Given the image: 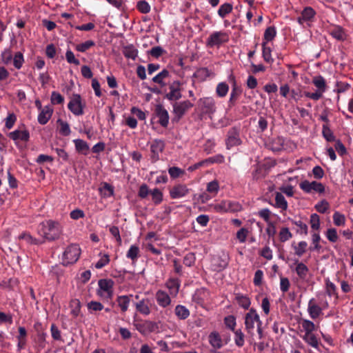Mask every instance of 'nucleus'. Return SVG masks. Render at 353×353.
Here are the masks:
<instances>
[{
  "mask_svg": "<svg viewBox=\"0 0 353 353\" xmlns=\"http://www.w3.org/2000/svg\"><path fill=\"white\" fill-rule=\"evenodd\" d=\"M248 230L245 228H241L237 232H236V239L237 240L241 243H243L245 242L246 241V239H247V236L248 235Z\"/></svg>",
  "mask_w": 353,
  "mask_h": 353,
  "instance_id": "57",
  "label": "nucleus"
},
{
  "mask_svg": "<svg viewBox=\"0 0 353 353\" xmlns=\"http://www.w3.org/2000/svg\"><path fill=\"white\" fill-rule=\"evenodd\" d=\"M224 323L228 329L234 331L236 325V318L233 315H229L224 318Z\"/></svg>",
  "mask_w": 353,
  "mask_h": 353,
  "instance_id": "53",
  "label": "nucleus"
},
{
  "mask_svg": "<svg viewBox=\"0 0 353 353\" xmlns=\"http://www.w3.org/2000/svg\"><path fill=\"white\" fill-rule=\"evenodd\" d=\"M294 253L299 257H301L305 252L307 247V243L306 241H300L298 245H292Z\"/></svg>",
  "mask_w": 353,
  "mask_h": 353,
  "instance_id": "43",
  "label": "nucleus"
},
{
  "mask_svg": "<svg viewBox=\"0 0 353 353\" xmlns=\"http://www.w3.org/2000/svg\"><path fill=\"white\" fill-rule=\"evenodd\" d=\"M301 323L305 334L312 333L315 330L314 323L310 320L303 319Z\"/></svg>",
  "mask_w": 353,
  "mask_h": 353,
  "instance_id": "39",
  "label": "nucleus"
},
{
  "mask_svg": "<svg viewBox=\"0 0 353 353\" xmlns=\"http://www.w3.org/2000/svg\"><path fill=\"white\" fill-rule=\"evenodd\" d=\"M241 140L239 137V132L236 128H232L228 132L225 144L227 149L230 150L232 147L239 145Z\"/></svg>",
  "mask_w": 353,
  "mask_h": 353,
  "instance_id": "15",
  "label": "nucleus"
},
{
  "mask_svg": "<svg viewBox=\"0 0 353 353\" xmlns=\"http://www.w3.org/2000/svg\"><path fill=\"white\" fill-rule=\"evenodd\" d=\"M95 46V42L92 40L85 41L83 43L77 44L75 46V50L80 52H85L90 48Z\"/></svg>",
  "mask_w": 353,
  "mask_h": 353,
  "instance_id": "42",
  "label": "nucleus"
},
{
  "mask_svg": "<svg viewBox=\"0 0 353 353\" xmlns=\"http://www.w3.org/2000/svg\"><path fill=\"white\" fill-rule=\"evenodd\" d=\"M209 342L210 345L216 349H219L223 345L221 338L219 334L216 332H212L210 334Z\"/></svg>",
  "mask_w": 353,
  "mask_h": 353,
  "instance_id": "29",
  "label": "nucleus"
},
{
  "mask_svg": "<svg viewBox=\"0 0 353 353\" xmlns=\"http://www.w3.org/2000/svg\"><path fill=\"white\" fill-rule=\"evenodd\" d=\"M229 90V86L226 83H219L216 88V93L219 97H224L226 96Z\"/></svg>",
  "mask_w": 353,
  "mask_h": 353,
  "instance_id": "45",
  "label": "nucleus"
},
{
  "mask_svg": "<svg viewBox=\"0 0 353 353\" xmlns=\"http://www.w3.org/2000/svg\"><path fill=\"white\" fill-rule=\"evenodd\" d=\"M325 290L326 294L329 296H335L336 299L338 298V294L336 292V286L334 283L331 282L328 279L325 280Z\"/></svg>",
  "mask_w": 353,
  "mask_h": 353,
  "instance_id": "37",
  "label": "nucleus"
},
{
  "mask_svg": "<svg viewBox=\"0 0 353 353\" xmlns=\"http://www.w3.org/2000/svg\"><path fill=\"white\" fill-rule=\"evenodd\" d=\"M169 76V72L164 69L156 76L152 78V81L160 84L161 85H165L164 80Z\"/></svg>",
  "mask_w": 353,
  "mask_h": 353,
  "instance_id": "35",
  "label": "nucleus"
},
{
  "mask_svg": "<svg viewBox=\"0 0 353 353\" xmlns=\"http://www.w3.org/2000/svg\"><path fill=\"white\" fill-rule=\"evenodd\" d=\"M172 106L174 117L177 120H179L185 113L193 106V104L188 100H185L180 102H175L173 103Z\"/></svg>",
  "mask_w": 353,
  "mask_h": 353,
  "instance_id": "12",
  "label": "nucleus"
},
{
  "mask_svg": "<svg viewBox=\"0 0 353 353\" xmlns=\"http://www.w3.org/2000/svg\"><path fill=\"white\" fill-rule=\"evenodd\" d=\"M9 137L12 140L27 141L29 139L30 134L27 130H14L9 134Z\"/></svg>",
  "mask_w": 353,
  "mask_h": 353,
  "instance_id": "25",
  "label": "nucleus"
},
{
  "mask_svg": "<svg viewBox=\"0 0 353 353\" xmlns=\"http://www.w3.org/2000/svg\"><path fill=\"white\" fill-rule=\"evenodd\" d=\"M101 193L105 197H110L114 194V188L108 183H104L100 188Z\"/></svg>",
  "mask_w": 353,
  "mask_h": 353,
  "instance_id": "49",
  "label": "nucleus"
},
{
  "mask_svg": "<svg viewBox=\"0 0 353 353\" xmlns=\"http://www.w3.org/2000/svg\"><path fill=\"white\" fill-rule=\"evenodd\" d=\"M24 62L23 55L21 52H17L13 57V65L17 69H20Z\"/></svg>",
  "mask_w": 353,
  "mask_h": 353,
  "instance_id": "54",
  "label": "nucleus"
},
{
  "mask_svg": "<svg viewBox=\"0 0 353 353\" xmlns=\"http://www.w3.org/2000/svg\"><path fill=\"white\" fill-rule=\"evenodd\" d=\"M137 9L143 14H147L150 11V6L145 1H140L137 3Z\"/></svg>",
  "mask_w": 353,
  "mask_h": 353,
  "instance_id": "59",
  "label": "nucleus"
},
{
  "mask_svg": "<svg viewBox=\"0 0 353 353\" xmlns=\"http://www.w3.org/2000/svg\"><path fill=\"white\" fill-rule=\"evenodd\" d=\"M68 108L74 115L80 116L84 113L85 104L82 102L81 96L76 94H73L68 104Z\"/></svg>",
  "mask_w": 353,
  "mask_h": 353,
  "instance_id": "8",
  "label": "nucleus"
},
{
  "mask_svg": "<svg viewBox=\"0 0 353 353\" xmlns=\"http://www.w3.org/2000/svg\"><path fill=\"white\" fill-rule=\"evenodd\" d=\"M166 287L169 289L170 295L176 296L179 292L180 283L176 279H170L166 283Z\"/></svg>",
  "mask_w": 353,
  "mask_h": 353,
  "instance_id": "26",
  "label": "nucleus"
},
{
  "mask_svg": "<svg viewBox=\"0 0 353 353\" xmlns=\"http://www.w3.org/2000/svg\"><path fill=\"white\" fill-rule=\"evenodd\" d=\"M300 188L306 193H311L312 191L319 194H322L325 192V186L323 183L317 181H309L305 180L300 183Z\"/></svg>",
  "mask_w": 353,
  "mask_h": 353,
  "instance_id": "10",
  "label": "nucleus"
},
{
  "mask_svg": "<svg viewBox=\"0 0 353 353\" xmlns=\"http://www.w3.org/2000/svg\"><path fill=\"white\" fill-rule=\"evenodd\" d=\"M110 261L109 256L108 254H103L101 256L100 259L95 263V268L97 269H101L105 266Z\"/></svg>",
  "mask_w": 353,
  "mask_h": 353,
  "instance_id": "63",
  "label": "nucleus"
},
{
  "mask_svg": "<svg viewBox=\"0 0 353 353\" xmlns=\"http://www.w3.org/2000/svg\"><path fill=\"white\" fill-rule=\"evenodd\" d=\"M174 312L179 319H186L190 316L189 310L184 305H178L175 307Z\"/></svg>",
  "mask_w": 353,
  "mask_h": 353,
  "instance_id": "30",
  "label": "nucleus"
},
{
  "mask_svg": "<svg viewBox=\"0 0 353 353\" xmlns=\"http://www.w3.org/2000/svg\"><path fill=\"white\" fill-rule=\"evenodd\" d=\"M263 46V58L264 61L267 63H271L273 62L274 59L272 57L271 55V49L269 47L266 46V42H263L262 43Z\"/></svg>",
  "mask_w": 353,
  "mask_h": 353,
  "instance_id": "47",
  "label": "nucleus"
},
{
  "mask_svg": "<svg viewBox=\"0 0 353 353\" xmlns=\"http://www.w3.org/2000/svg\"><path fill=\"white\" fill-rule=\"evenodd\" d=\"M327 239L332 243H335L338 240V234L335 228H329L326 232Z\"/></svg>",
  "mask_w": 353,
  "mask_h": 353,
  "instance_id": "61",
  "label": "nucleus"
},
{
  "mask_svg": "<svg viewBox=\"0 0 353 353\" xmlns=\"http://www.w3.org/2000/svg\"><path fill=\"white\" fill-rule=\"evenodd\" d=\"M228 41V35L221 31H216L212 33L206 41L207 46L210 48L219 47Z\"/></svg>",
  "mask_w": 353,
  "mask_h": 353,
  "instance_id": "9",
  "label": "nucleus"
},
{
  "mask_svg": "<svg viewBox=\"0 0 353 353\" xmlns=\"http://www.w3.org/2000/svg\"><path fill=\"white\" fill-rule=\"evenodd\" d=\"M132 294L130 295H120L117 298V303L122 312H125L129 307L130 303V299Z\"/></svg>",
  "mask_w": 353,
  "mask_h": 353,
  "instance_id": "23",
  "label": "nucleus"
},
{
  "mask_svg": "<svg viewBox=\"0 0 353 353\" xmlns=\"http://www.w3.org/2000/svg\"><path fill=\"white\" fill-rule=\"evenodd\" d=\"M206 190L209 193L216 195L219 190V183L216 180L212 181L207 184Z\"/></svg>",
  "mask_w": 353,
  "mask_h": 353,
  "instance_id": "50",
  "label": "nucleus"
},
{
  "mask_svg": "<svg viewBox=\"0 0 353 353\" xmlns=\"http://www.w3.org/2000/svg\"><path fill=\"white\" fill-rule=\"evenodd\" d=\"M155 113L159 118V123L160 125L166 128L169 123V114L168 111L162 105L158 104L155 108Z\"/></svg>",
  "mask_w": 353,
  "mask_h": 353,
  "instance_id": "18",
  "label": "nucleus"
},
{
  "mask_svg": "<svg viewBox=\"0 0 353 353\" xmlns=\"http://www.w3.org/2000/svg\"><path fill=\"white\" fill-rule=\"evenodd\" d=\"M195 259L196 258L194 254L192 252H189L185 256L183 259V263L188 267H191L194 264Z\"/></svg>",
  "mask_w": 353,
  "mask_h": 353,
  "instance_id": "64",
  "label": "nucleus"
},
{
  "mask_svg": "<svg viewBox=\"0 0 353 353\" xmlns=\"http://www.w3.org/2000/svg\"><path fill=\"white\" fill-rule=\"evenodd\" d=\"M323 309L315 303L314 299H311L308 302L307 312L312 319H316L321 314Z\"/></svg>",
  "mask_w": 353,
  "mask_h": 353,
  "instance_id": "22",
  "label": "nucleus"
},
{
  "mask_svg": "<svg viewBox=\"0 0 353 353\" xmlns=\"http://www.w3.org/2000/svg\"><path fill=\"white\" fill-rule=\"evenodd\" d=\"M198 107L202 114L212 115L216 110L215 101L212 97H203L198 101Z\"/></svg>",
  "mask_w": 353,
  "mask_h": 353,
  "instance_id": "7",
  "label": "nucleus"
},
{
  "mask_svg": "<svg viewBox=\"0 0 353 353\" xmlns=\"http://www.w3.org/2000/svg\"><path fill=\"white\" fill-rule=\"evenodd\" d=\"M150 194L152 200L155 205L159 204L163 201V193L159 189L154 188L150 190Z\"/></svg>",
  "mask_w": 353,
  "mask_h": 353,
  "instance_id": "44",
  "label": "nucleus"
},
{
  "mask_svg": "<svg viewBox=\"0 0 353 353\" xmlns=\"http://www.w3.org/2000/svg\"><path fill=\"white\" fill-rule=\"evenodd\" d=\"M39 234L46 241L57 240L63 234V225L58 221L46 220L39 224Z\"/></svg>",
  "mask_w": 353,
  "mask_h": 353,
  "instance_id": "1",
  "label": "nucleus"
},
{
  "mask_svg": "<svg viewBox=\"0 0 353 353\" xmlns=\"http://www.w3.org/2000/svg\"><path fill=\"white\" fill-rule=\"evenodd\" d=\"M97 294L103 299H111L114 294V281L108 279L99 280Z\"/></svg>",
  "mask_w": 353,
  "mask_h": 353,
  "instance_id": "6",
  "label": "nucleus"
},
{
  "mask_svg": "<svg viewBox=\"0 0 353 353\" xmlns=\"http://www.w3.org/2000/svg\"><path fill=\"white\" fill-rule=\"evenodd\" d=\"M279 236L281 242H285L292 238V234L288 228H282L279 232Z\"/></svg>",
  "mask_w": 353,
  "mask_h": 353,
  "instance_id": "56",
  "label": "nucleus"
},
{
  "mask_svg": "<svg viewBox=\"0 0 353 353\" xmlns=\"http://www.w3.org/2000/svg\"><path fill=\"white\" fill-rule=\"evenodd\" d=\"M190 192L187 185L177 184L170 190V197L173 199H179L185 196Z\"/></svg>",
  "mask_w": 353,
  "mask_h": 353,
  "instance_id": "16",
  "label": "nucleus"
},
{
  "mask_svg": "<svg viewBox=\"0 0 353 353\" xmlns=\"http://www.w3.org/2000/svg\"><path fill=\"white\" fill-rule=\"evenodd\" d=\"M303 339L308 345L315 348L316 350H319V342L314 334L310 333L307 334H304L303 336Z\"/></svg>",
  "mask_w": 353,
  "mask_h": 353,
  "instance_id": "28",
  "label": "nucleus"
},
{
  "mask_svg": "<svg viewBox=\"0 0 353 353\" xmlns=\"http://www.w3.org/2000/svg\"><path fill=\"white\" fill-rule=\"evenodd\" d=\"M74 143L75 144L76 150L83 154H87V152L89 150L88 144L82 139H74Z\"/></svg>",
  "mask_w": 353,
  "mask_h": 353,
  "instance_id": "38",
  "label": "nucleus"
},
{
  "mask_svg": "<svg viewBox=\"0 0 353 353\" xmlns=\"http://www.w3.org/2000/svg\"><path fill=\"white\" fill-rule=\"evenodd\" d=\"M274 206L281 210H286L288 209V202L281 192H276Z\"/></svg>",
  "mask_w": 353,
  "mask_h": 353,
  "instance_id": "27",
  "label": "nucleus"
},
{
  "mask_svg": "<svg viewBox=\"0 0 353 353\" xmlns=\"http://www.w3.org/2000/svg\"><path fill=\"white\" fill-rule=\"evenodd\" d=\"M181 83L179 81L172 82L169 85V92L166 94L165 98L169 101H176L181 98Z\"/></svg>",
  "mask_w": 353,
  "mask_h": 353,
  "instance_id": "14",
  "label": "nucleus"
},
{
  "mask_svg": "<svg viewBox=\"0 0 353 353\" xmlns=\"http://www.w3.org/2000/svg\"><path fill=\"white\" fill-rule=\"evenodd\" d=\"M87 307L90 313H93L94 312L101 311L104 307L100 302L92 301L87 304Z\"/></svg>",
  "mask_w": 353,
  "mask_h": 353,
  "instance_id": "46",
  "label": "nucleus"
},
{
  "mask_svg": "<svg viewBox=\"0 0 353 353\" xmlns=\"http://www.w3.org/2000/svg\"><path fill=\"white\" fill-rule=\"evenodd\" d=\"M168 173L172 179H176L185 175V171L179 167L173 166L168 169Z\"/></svg>",
  "mask_w": 353,
  "mask_h": 353,
  "instance_id": "41",
  "label": "nucleus"
},
{
  "mask_svg": "<svg viewBox=\"0 0 353 353\" xmlns=\"http://www.w3.org/2000/svg\"><path fill=\"white\" fill-rule=\"evenodd\" d=\"M276 31L275 28L273 26L268 27L264 32V40L265 41V42L272 41L276 37Z\"/></svg>",
  "mask_w": 353,
  "mask_h": 353,
  "instance_id": "55",
  "label": "nucleus"
},
{
  "mask_svg": "<svg viewBox=\"0 0 353 353\" xmlns=\"http://www.w3.org/2000/svg\"><path fill=\"white\" fill-rule=\"evenodd\" d=\"M322 134L324 139L329 141H334L335 140V137L330 128V126L328 124H323L322 126Z\"/></svg>",
  "mask_w": 353,
  "mask_h": 353,
  "instance_id": "36",
  "label": "nucleus"
},
{
  "mask_svg": "<svg viewBox=\"0 0 353 353\" xmlns=\"http://www.w3.org/2000/svg\"><path fill=\"white\" fill-rule=\"evenodd\" d=\"M329 32L332 37L338 41H344L346 39L347 35L341 26H334Z\"/></svg>",
  "mask_w": 353,
  "mask_h": 353,
  "instance_id": "24",
  "label": "nucleus"
},
{
  "mask_svg": "<svg viewBox=\"0 0 353 353\" xmlns=\"http://www.w3.org/2000/svg\"><path fill=\"white\" fill-rule=\"evenodd\" d=\"M26 335H27V332H26V328L24 327H19V335L17 336L18 350H20L24 348L26 343Z\"/></svg>",
  "mask_w": 353,
  "mask_h": 353,
  "instance_id": "31",
  "label": "nucleus"
},
{
  "mask_svg": "<svg viewBox=\"0 0 353 353\" xmlns=\"http://www.w3.org/2000/svg\"><path fill=\"white\" fill-rule=\"evenodd\" d=\"M155 299L159 305L161 307H167L171 304L170 295L163 290H157L155 294Z\"/></svg>",
  "mask_w": 353,
  "mask_h": 353,
  "instance_id": "19",
  "label": "nucleus"
},
{
  "mask_svg": "<svg viewBox=\"0 0 353 353\" xmlns=\"http://www.w3.org/2000/svg\"><path fill=\"white\" fill-rule=\"evenodd\" d=\"M233 10V6L230 3H225L219 7L217 13L218 15L221 18L224 19L226 17L227 15H228L230 13L232 12Z\"/></svg>",
  "mask_w": 353,
  "mask_h": 353,
  "instance_id": "32",
  "label": "nucleus"
},
{
  "mask_svg": "<svg viewBox=\"0 0 353 353\" xmlns=\"http://www.w3.org/2000/svg\"><path fill=\"white\" fill-rule=\"evenodd\" d=\"M151 305V300L148 298L142 299L135 304L136 310L144 316H148L150 314V305Z\"/></svg>",
  "mask_w": 353,
  "mask_h": 353,
  "instance_id": "20",
  "label": "nucleus"
},
{
  "mask_svg": "<svg viewBox=\"0 0 353 353\" xmlns=\"http://www.w3.org/2000/svg\"><path fill=\"white\" fill-rule=\"evenodd\" d=\"M310 224L312 230H318L320 228V219L317 214H312L310 216Z\"/></svg>",
  "mask_w": 353,
  "mask_h": 353,
  "instance_id": "58",
  "label": "nucleus"
},
{
  "mask_svg": "<svg viewBox=\"0 0 353 353\" xmlns=\"http://www.w3.org/2000/svg\"><path fill=\"white\" fill-rule=\"evenodd\" d=\"M151 159L155 162L159 159L160 154L163 151L165 142L161 139H154L150 143Z\"/></svg>",
  "mask_w": 353,
  "mask_h": 353,
  "instance_id": "13",
  "label": "nucleus"
},
{
  "mask_svg": "<svg viewBox=\"0 0 353 353\" xmlns=\"http://www.w3.org/2000/svg\"><path fill=\"white\" fill-rule=\"evenodd\" d=\"M80 254V247L77 244H70L63 252L61 263L65 266L73 264L78 261Z\"/></svg>",
  "mask_w": 353,
  "mask_h": 353,
  "instance_id": "4",
  "label": "nucleus"
},
{
  "mask_svg": "<svg viewBox=\"0 0 353 353\" xmlns=\"http://www.w3.org/2000/svg\"><path fill=\"white\" fill-rule=\"evenodd\" d=\"M52 113L53 109L50 106H45L43 109H41L40 113L38 115V122L41 125H45L51 118Z\"/></svg>",
  "mask_w": 353,
  "mask_h": 353,
  "instance_id": "21",
  "label": "nucleus"
},
{
  "mask_svg": "<svg viewBox=\"0 0 353 353\" xmlns=\"http://www.w3.org/2000/svg\"><path fill=\"white\" fill-rule=\"evenodd\" d=\"M65 59L69 63H73L76 65L80 64L79 59L75 58L74 53L70 50H68L65 52Z\"/></svg>",
  "mask_w": 353,
  "mask_h": 353,
  "instance_id": "62",
  "label": "nucleus"
},
{
  "mask_svg": "<svg viewBox=\"0 0 353 353\" xmlns=\"http://www.w3.org/2000/svg\"><path fill=\"white\" fill-rule=\"evenodd\" d=\"M123 54L128 59L135 60L138 55V50L132 45H129L124 47Z\"/></svg>",
  "mask_w": 353,
  "mask_h": 353,
  "instance_id": "33",
  "label": "nucleus"
},
{
  "mask_svg": "<svg viewBox=\"0 0 353 353\" xmlns=\"http://www.w3.org/2000/svg\"><path fill=\"white\" fill-rule=\"evenodd\" d=\"M139 253V248L138 246L135 245H132L128 251L127 252L126 256L128 259H130L132 261H134L137 259Z\"/></svg>",
  "mask_w": 353,
  "mask_h": 353,
  "instance_id": "52",
  "label": "nucleus"
},
{
  "mask_svg": "<svg viewBox=\"0 0 353 353\" xmlns=\"http://www.w3.org/2000/svg\"><path fill=\"white\" fill-rule=\"evenodd\" d=\"M329 203L325 200H322L316 204L315 208L320 213H325L329 208Z\"/></svg>",
  "mask_w": 353,
  "mask_h": 353,
  "instance_id": "60",
  "label": "nucleus"
},
{
  "mask_svg": "<svg viewBox=\"0 0 353 353\" xmlns=\"http://www.w3.org/2000/svg\"><path fill=\"white\" fill-rule=\"evenodd\" d=\"M235 299L239 306L244 309L249 308L251 302L248 296L239 293L236 294Z\"/></svg>",
  "mask_w": 353,
  "mask_h": 353,
  "instance_id": "34",
  "label": "nucleus"
},
{
  "mask_svg": "<svg viewBox=\"0 0 353 353\" xmlns=\"http://www.w3.org/2000/svg\"><path fill=\"white\" fill-rule=\"evenodd\" d=\"M333 221L336 226H343L345 224V217L339 212H335L333 214Z\"/></svg>",
  "mask_w": 353,
  "mask_h": 353,
  "instance_id": "51",
  "label": "nucleus"
},
{
  "mask_svg": "<svg viewBox=\"0 0 353 353\" xmlns=\"http://www.w3.org/2000/svg\"><path fill=\"white\" fill-rule=\"evenodd\" d=\"M57 123L60 125L59 133L63 136H68L71 132L69 124L60 119L57 120Z\"/></svg>",
  "mask_w": 353,
  "mask_h": 353,
  "instance_id": "48",
  "label": "nucleus"
},
{
  "mask_svg": "<svg viewBox=\"0 0 353 353\" xmlns=\"http://www.w3.org/2000/svg\"><path fill=\"white\" fill-rule=\"evenodd\" d=\"M290 268L295 271L300 280L302 281L307 280L309 268L303 262L299 261L297 259H294V263L293 265H290Z\"/></svg>",
  "mask_w": 353,
  "mask_h": 353,
  "instance_id": "11",
  "label": "nucleus"
},
{
  "mask_svg": "<svg viewBox=\"0 0 353 353\" xmlns=\"http://www.w3.org/2000/svg\"><path fill=\"white\" fill-rule=\"evenodd\" d=\"M316 14L315 10L311 7H306L301 12V15L297 18V22L301 26H304L306 23L309 25V22L312 21Z\"/></svg>",
  "mask_w": 353,
  "mask_h": 353,
  "instance_id": "17",
  "label": "nucleus"
},
{
  "mask_svg": "<svg viewBox=\"0 0 353 353\" xmlns=\"http://www.w3.org/2000/svg\"><path fill=\"white\" fill-rule=\"evenodd\" d=\"M211 209L217 213L236 212L241 210V205L239 202L230 200H222L211 204Z\"/></svg>",
  "mask_w": 353,
  "mask_h": 353,
  "instance_id": "3",
  "label": "nucleus"
},
{
  "mask_svg": "<svg viewBox=\"0 0 353 353\" xmlns=\"http://www.w3.org/2000/svg\"><path fill=\"white\" fill-rule=\"evenodd\" d=\"M233 332L234 334V340L235 344L238 347L243 346V345L245 343V335H244L243 332L240 329L236 330Z\"/></svg>",
  "mask_w": 353,
  "mask_h": 353,
  "instance_id": "40",
  "label": "nucleus"
},
{
  "mask_svg": "<svg viewBox=\"0 0 353 353\" xmlns=\"http://www.w3.org/2000/svg\"><path fill=\"white\" fill-rule=\"evenodd\" d=\"M312 83L316 88V90L314 92H305L304 96L317 101L323 97V93L327 90L326 81L322 76L319 75L312 79Z\"/></svg>",
  "mask_w": 353,
  "mask_h": 353,
  "instance_id": "5",
  "label": "nucleus"
},
{
  "mask_svg": "<svg viewBox=\"0 0 353 353\" xmlns=\"http://www.w3.org/2000/svg\"><path fill=\"white\" fill-rule=\"evenodd\" d=\"M244 319L247 332L250 335H253L254 330L256 328L259 337L261 339L263 337V330L261 327L262 321L256 310L251 308L249 312L245 314Z\"/></svg>",
  "mask_w": 353,
  "mask_h": 353,
  "instance_id": "2",
  "label": "nucleus"
}]
</instances>
